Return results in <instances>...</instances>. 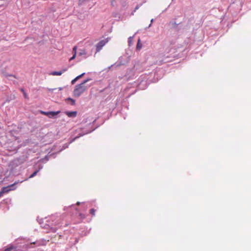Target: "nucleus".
<instances>
[{"label":"nucleus","instance_id":"nucleus-26","mask_svg":"<svg viewBox=\"0 0 251 251\" xmlns=\"http://www.w3.org/2000/svg\"><path fill=\"white\" fill-rule=\"evenodd\" d=\"M79 204H80V202H77V205H79Z\"/></svg>","mask_w":251,"mask_h":251},{"label":"nucleus","instance_id":"nucleus-1","mask_svg":"<svg viewBox=\"0 0 251 251\" xmlns=\"http://www.w3.org/2000/svg\"><path fill=\"white\" fill-rule=\"evenodd\" d=\"M91 80V78H88L81 83L76 85L73 91L74 96L76 97H79L83 93L86 91L88 89V87L85 85V84Z\"/></svg>","mask_w":251,"mask_h":251},{"label":"nucleus","instance_id":"nucleus-15","mask_svg":"<svg viewBox=\"0 0 251 251\" xmlns=\"http://www.w3.org/2000/svg\"><path fill=\"white\" fill-rule=\"evenodd\" d=\"M77 47L75 46L73 49V52L74 54H76Z\"/></svg>","mask_w":251,"mask_h":251},{"label":"nucleus","instance_id":"nucleus-12","mask_svg":"<svg viewBox=\"0 0 251 251\" xmlns=\"http://www.w3.org/2000/svg\"><path fill=\"white\" fill-rule=\"evenodd\" d=\"M95 212H96V210L93 209V208L90 209V213L92 216H95Z\"/></svg>","mask_w":251,"mask_h":251},{"label":"nucleus","instance_id":"nucleus-21","mask_svg":"<svg viewBox=\"0 0 251 251\" xmlns=\"http://www.w3.org/2000/svg\"><path fill=\"white\" fill-rule=\"evenodd\" d=\"M58 89H59V91H61V90H62V87H59V88H58Z\"/></svg>","mask_w":251,"mask_h":251},{"label":"nucleus","instance_id":"nucleus-14","mask_svg":"<svg viewBox=\"0 0 251 251\" xmlns=\"http://www.w3.org/2000/svg\"><path fill=\"white\" fill-rule=\"evenodd\" d=\"M67 100L71 101V102H72V104L74 105L75 104V100L74 99L72 98H68Z\"/></svg>","mask_w":251,"mask_h":251},{"label":"nucleus","instance_id":"nucleus-19","mask_svg":"<svg viewBox=\"0 0 251 251\" xmlns=\"http://www.w3.org/2000/svg\"><path fill=\"white\" fill-rule=\"evenodd\" d=\"M23 94H24L25 98L28 99V96H27V94L25 92H24Z\"/></svg>","mask_w":251,"mask_h":251},{"label":"nucleus","instance_id":"nucleus-4","mask_svg":"<svg viewBox=\"0 0 251 251\" xmlns=\"http://www.w3.org/2000/svg\"><path fill=\"white\" fill-rule=\"evenodd\" d=\"M41 113L45 115L48 116L49 117L51 118L57 115L58 114L60 113V111L57 112H44L41 111Z\"/></svg>","mask_w":251,"mask_h":251},{"label":"nucleus","instance_id":"nucleus-11","mask_svg":"<svg viewBox=\"0 0 251 251\" xmlns=\"http://www.w3.org/2000/svg\"><path fill=\"white\" fill-rule=\"evenodd\" d=\"M38 172V170H36V171H35L33 174H32L29 176V178H32L34 176H35L37 173Z\"/></svg>","mask_w":251,"mask_h":251},{"label":"nucleus","instance_id":"nucleus-23","mask_svg":"<svg viewBox=\"0 0 251 251\" xmlns=\"http://www.w3.org/2000/svg\"><path fill=\"white\" fill-rule=\"evenodd\" d=\"M9 76H13L14 77L16 78L15 76L13 75H9Z\"/></svg>","mask_w":251,"mask_h":251},{"label":"nucleus","instance_id":"nucleus-5","mask_svg":"<svg viewBox=\"0 0 251 251\" xmlns=\"http://www.w3.org/2000/svg\"><path fill=\"white\" fill-rule=\"evenodd\" d=\"M48 241H49V240H48L47 241L45 240H39V241H37L35 242H33L31 244H37V246H44L47 245V243Z\"/></svg>","mask_w":251,"mask_h":251},{"label":"nucleus","instance_id":"nucleus-13","mask_svg":"<svg viewBox=\"0 0 251 251\" xmlns=\"http://www.w3.org/2000/svg\"><path fill=\"white\" fill-rule=\"evenodd\" d=\"M57 229L56 227H51L50 229V231L51 232H55L57 231Z\"/></svg>","mask_w":251,"mask_h":251},{"label":"nucleus","instance_id":"nucleus-18","mask_svg":"<svg viewBox=\"0 0 251 251\" xmlns=\"http://www.w3.org/2000/svg\"><path fill=\"white\" fill-rule=\"evenodd\" d=\"M75 57H76V54H74L73 56L70 59V60L71 61V60L74 59L75 58Z\"/></svg>","mask_w":251,"mask_h":251},{"label":"nucleus","instance_id":"nucleus-10","mask_svg":"<svg viewBox=\"0 0 251 251\" xmlns=\"http://www.w3.org/2000/svg\"><path fill=\"white\" fill-rule=\"evenodd\" d=\"M141 47H142V44L140 43V40H139L138 42V43H137V45L136 48H137V50H140Z\"/></svg>","mask_w":251,"mask_h":251},{"label":"nucleus","instance_id":"nucleus-7","mask_svg":"<svg viewBox=\"0 0 251 251\" xmlns=\"http://www.w3.org/2000/svg\"><path fill=\"white\" fill-rule=\"evenodd\" d=\"M85 75V73H82V74L78 75L77 76H76V77H75L74 79H73L71 81V83L72 84H74L75 82L78 80L79 78H81L84 75Z\"/></svg>","mask_w":251,"mask_h":251},{"label":"nucleus","instance_id":"nucleus-3","mask_svg":"<svg viewBox=\"0 0 251 251\" xmlns=\"http://www.w3.org/2000/svg\"><path fill=\"white\" fill-rule=\"evenodd\" d=\"M15 184H16V182L9 186L3 187L1 191H0V193H2V195H3L4 193H6L9 192L11 190H14L15 188L14 187V186Z\"/></svg>","mask_w":251,"mask_h":251},{"label":"nucleus","instance_id":"nucleus-24","mask_svg":"<svg viewBox=\"0 0 251 251\" xmlns=\"http://www.w3.org/2000/svg\"><path fill=\"white\" fill-rule=\"evenodd\" d=\"M59 238H62V235H59Z\"/></svg>","mask_w":251,"mask_h":251},{"label":"nucleus","instance_id":"nucleus-25","mask_svg":"<svg viewBox=\"0 0 251 251\" xmlns=\"http://www.w3.org/2000/svg\"><path fill=\"white\" fill-rule=\"evenodd\" d=\"M56 89L55 88H54L53 89H49V91H52L53 90H55Z\"/></svg>","mask_w":251,"mask_h":251},{"label":"nucleus","instance_id":"nucleus-9","mask_svg":"<svg viewBox=\"0 0 251 251\" xmlns=\"http://www.w3.org/2000/svg\"><path fill=\"white\" fill-rule=\"evenodd\" d=\"M86 54V52L85 50H80V52H79V55L82 56V55H85Z\"/></svg>","mask_w":251,"mask_h":251},{"label":"nucleus","instance_id":"nucleus-6","mask_svg":"<svg viewBox=\"0 0 251 251\" xmlns=\"http://www.w3.org/2000/svg\"><path fill=\"white\" fill-rule=\"evenodd\" d=\"M67 70V69H64L61 71H54L50 74L52 75H61L63 73L65 72Z\"/></svg>","mask_w":251,"mask_h":251},{"label":"nucleus","instance_id":"nucleus-2","mask_svg":"<svg viewBox=\"0 0 251 251\" xmlns=\"http://www.w3.org/2000/svg\"><path fill=\"white\" fill-rule=\"evenodd\" d=\"M108 39H105L100 41L96 45L97 51H100L102 48L108 42Z\"/></svg>","mask_w":251,"mask_h":251},{"label":"nucleus","instance_id":"nucleus-16","mask_svg":"<svg viewBox=\"0 0 251 251\" xmlns=\"http://www.w3.org/2000/svg\"><path fill=\"white\" fill-rule=\"evenodd\" d=\"M13 250V247H10L4 250V251H12Z\"/></svg>","mask_w":251,"mask_h":251},{"label":"nucleus","instance_id":"nucleus-8","mask_svg":"<svg viewBox=\"0 0 251 251\" xmlns=\"http://www.w3.org/2000/svg\"><path fill=\"white\" fill-rule=\"evenodd\" d=\"M67 115L68 117H75L76 116V112L73 111V112H68L67 113Z\"/></svg>","mask_w":251,"mask_h":251},{"label":"nucleus","instance_id":"nucleus-20","mask_svg":"<svg viewBox=\"0 0 251 251\" xmlns=\"http://www.w3.org/2000/svg\"><path fill=\"white\" fill-rule=\"evenodd\" d=\"M131 37H129V38H128V42H129V43H130V42H131Z\"/></svg>","mask_w":251,"mask_h":251},{"label":"nucleus","instance_id":"nucleus-17","mask_svg":"<svg viewBox=\"0 0 251 251\" xmlns=\"http://www.w3.org/2000/svg\"><path fill=\"white\" fill-rule=\"evenodd\" d=\"M79 216L80 217V218H81V219H84V218H85V215H84V214H82V213H80V214H79Z\"/></svg>","mask_w":251,"mask_h":251},{"label":"nucleus","instance_id":"nucleus-22","mask_svg":"<svg viewBox=\"0 0 251 251\" xmlns=\"http://www.w3.org/2000/svg\"><path fill=\"white\" fill-rule=\"evenodd\" d=\"M21 91H22V92H23V93H24V92H25V91H24V90L23 89H21Z\"/></svg>","mask_w":251,"mask_h":251}]
</instances>
